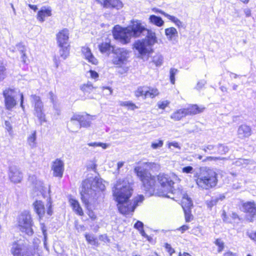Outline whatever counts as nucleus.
<instances>
[{"label": "nucleus", "instance_id": "obj_37", "mask_svg": "<svg viewBox=\"0 0 256 256\" xmlns=\"http://www.w3.org/2000/svg\"><path fill=\"white\" fill-rule=\"evenodd\" d=\"M36 116L38 118L40 123L46 122V116L43 112V108L35 110Z\"/></svg>", "mask_w": 256, "mask_h": 256}, {"label": "nucleus", "instance_id": "obj_20", "mask_svg": "<svg viewBox=\"0 0 256 256\" xmlns=\"http://www.w3.org/2000/svg\"><path fill=\"white\" fill-rule=\"evenodd\" d=\"M96 88L90 82L84 84L80 86L84 94L90 98H93L94 96L96 94Z\"/></svg>", "mask_w": 256, "mask_h": 256}, {"label": "nucleus", "instance_id": "obj_29", "mask_svg": "<svg viewBox=\"0 0 256 256\" xmlns=\"http://www.w3.org/2000/svg\"><path fill=\"white\" fill-rule=\"evenodd\" d=\"M181 206L183 210L192 209L193 206L192 202L186 194H184L182 197Z\"/></svg>", "mask_w": 256, "mask_h": 256}, {"label": "nucleus", "instance_id": "obj_59", "mask_svg": "<svg viewBox=\"0 0 256 256\" xmlns=\"http://www.w3.org/2000/svg\"><path fill=\"white\" fill-rule=\"evenodd\" d=\"M218 158H214L212 156H207L204 160L203 162H206V161H211L213 160H217Z\"/></svg>", "mask_w": 256, "mask_h": 256}, {"label": "nucleus", "instance_id": "obj_4", "mask_svg": "<svg viewBox=\"0 0 256 256\" xmlns=\"http://www.w3.org/2000/svg\"><path fill=\"white\" fill-rule=\"evenodd\" d=\"M98 49L102 54L110 52L113 50L114 46L111 44L110 40L107 38L105 42L98 45ZM115 56L113 58L112 63L117 67L121 68L128 62L130 52L124 48H118L112 50Z\"/></svg>", "mask_w": 256, "mask_h": 256}, {"label": "nucleus", "instance_id": "obj_26", "mask_svg": "<svg viewBox=\"0 0 256 256\" xmlns=\"http://www.w3.org/2000/svg\"><path fill=\"white\" fill-rule=\"evenodd\" d=\"M152 10L157 14H160L168 19L170 21L174 23L176 26L178 27L182 26V22L176 18V16L168 14L162 11L161 10H160L157 8H153Z\"/></svg>", "mask_w": 256, "mask_h": 256}, {"label": "nucleus", "instance_id": "obj_39", "mask_svg": "<svg viewBox=\"0 0 256 256\" xmlns=\"http://www.w3.org/2000/svg\"><path fill=\"white\" fill-rule=\"evenodd\" d=\"M214 244L218 246L217 252L220 253L222 252L224 249V243L221 238H216L214 241Z\"/></svg>", "mask_w": 256, "mask_h": 256}, {"label": "nucleus", "instance_id": "obj_14", "mask_svg": "<svg viewBox=\"0 0 256 256\" xmlns=\"http://www.w3.org/2000/svg\"><path fill=\"white\" fill-rule=\"evenodd\" d=\"M15 92V89L10 88H6L2 92V95L4 98V106L8 110H11L17 104V102L14 96Z\"/></svg>", "mask_w": 256, "mask_h": 256}, {"label": "nucleus", "instance_id": "obj_38", "mask_svg": "<svg viewBox=\"0 0 256 256\" xmlns=\"http://www.w3.org/2000/svg\"><path fill=\"white\" fill-rule=\"evenodd\" d=\"M36 132L34 131L32 134L28 138L27 142L29 145L34 146L36 144Z\"/></svg>", "mask_w": 256, "mask_h": 256}, {"label": "nucleus", "instance_id": "obj_25", "mask_svg": "<svg viewBox=\"0 0 256 256\" xmlns=\"http://www.w3.org/2000/svg\"><path fill=\"white\" fill-rule=\"evenodd\" d=\"M52 15V9L50 6H42L38 12L36 18L38 21L44 22L46 18Z\"/></svg>", "mask_w": 256, "mask_h": 256}, {"label": "nucleus", "instance_id": "obj_57", "mask_svg": "<svg viewBox=\"0 0 256 256\" xmlns=\"http://www.w3.org/2000/svg\"><path fill=\"white\" fill-rule=\"evenodd\" d=\"M20 106L21 108L24 110V98L23 94L20 93Z\"/></svg>", "mask_w": 256, "mask_h": 256}, {"label": "nucleus", "instance_id": "obj_44", "mask_svg": "<svg viewBox=\"0 0 256 256\" xmlns=\"http://www.w3.org/2000/svg\"><path fill=\"white\" fill-rule=\"evenodd\" d=\"M6 69L4 65H0V81L4 80L6 77Z\"/></svg>", "mask_w": 256, "mask_h": 256}, {"label": "nucleus", "instance_id": "obj_6", "mask_svg": "<svg viewBox=\"0 0 256 256\" xmlns=\"http://www.w3.org/2000/svg\"><path fill=\"white\" fill-rule=\"evenodd\" d=\"M70 32L66 28L60 30L56 34V40L60 48V56L66 60L70 55V45L69 42Z\"/></svg>", "mask_w": 256, "mask_h": 256}, {"label": "nucleus", "instance_id": "obj_47", "mask_svg": "<svg viewBox=\"0 0 256 256\" xmlns=\"http://www.w3.org/2000/svg\"><path fill=\"white\" fill-rule=\"evenodd\" d=\"M170 104V102L168 100H164L158 103V107L160 109L164 110Z\"/></svg>", "mask_w": 256, "mask_h": 256}, {"label": "nucleus", "instance_id": "obj_49", "mask_svg": "<svg viewBox=\"0 0 256 256\" xmlns=\"http://www.w3.org/2000/svg\"><path fill=\"white\" fill-rule=\"evenodd\" d=\"M247 236L256 244V231L247 232Z\"/></svg>", "mask_w": 256, "mask_h": 256}, {"label": "nucleus", "instance_id": "obj_46", "mask_svg": "<svg viewBox=\"0 0 256 256\" xmlns=\"http://www.w3.org/2000/svg\"><path fill=\"white\" fill-rule=\"evenodd\" d=\"M144 166H146L149 168V169H152L154 168H159L160 166L154 162H145L143 163Z\"/></svg>", "mask_w": 256, "mask_h": 256}, {"label": "nucleus", "instance_id": "obj_55", "mask_svg": "<svg viewBox=\"0 0 256 256\" xmlns=\"http://www.w3.org/2000/svg\"><path fill=\"white\" fill-rule=\"evenodd\" d=\"M99 239L104 242H108L110 240L106 234H101L99 236Z\"/></svg>", "mask_w": 256, "mask_h": 256}, {"label": "nucleus", "instance_id": "obj_21", "mask_svg": "<svg viewBox=\"0 0 256 256\" xmlns=\"http://www.w3.org/2000/svg\"><path fill=\"white\" fill-rule=\"evenodd\" d=\"M104 8L118 9L122 6V3L119 0H96Z\"/></svg>", "mask_w": 256, "mask_h": 256}, {"label": "nucleus", "instance_id": "obj_58", "mask_svg": "<svg viewBox=\"0 0 256 256\" xmlns=\"http://www.w3.org/2000/svg\"><path fill=\"white\" fill-rule=\"evenodd\" d=\"M223 256H236V254L230 251H227L223 254Z\"/></svg>", "mask_w": 256, "mask_h": 256}, {"label": "nucleus", "instance_id": "obj_17", "mask_svg": "<svg viewBox=\"0 0 256 256\" xmlns=\"http://www.w3.org/2000/svg\"><path fill=\"white\" fill-rule=\"evenodd\" d=\"M52 170L53 172V176L54 177L62 178L64 170V162L60 158H56L52 162Z\"/></svg>", "mask_w": 256, "mask_h": 256}, {"label": "nucleus", "instance_id": "obj_7", "mask_svg": "<svg viewBox=\"0 0 256 256\" xmlns=\"http://www.w3.org/2000/svg\"><path fill=\"white\" fill-rule=\"evenodd\" d=\"M10 252L13 256H42V251L38 246L28 248L18 240L12 243Z\"/></svg>", "mask_w": 256, "mask_h": 256}, {"label": "nucleus", "instance_id": "obj_16", "mask_svg": "<svg viewBox=\"0 0 256 256\" xmlns=\"http://www.w3.org/2000/svg\"><path fill=\"white\" fill-rule=\"evenodd\" d=\"M244 212L247 214L246 218L252 222L256 218V204L254 202H247L242 204Z\"/></svg>", "mask_w": 256, "mask_h": 256}, {"label": "nucleus", "instance_id": "obj_15", "mask_svg": "<svg viewBox=\"0 0 256 256\" xmlns=\"http://www.w3.org/2000/svg\"><path fill=\"white\" fill-rule=\"evenodd\" d=\"M92 116L86 113H76L70 118L72 122H78L80 127L88 128L91 124Z\"/></svg>", "mask_w": 256, "mask_h": 256}, {"label": "nucleus", "instance_id": "obj_36", "mask_svg": "<svg viewBox=\"0 0 256 256\" xmlns=\"http://www.w3.org/2000/svg\"><path fill=\"white\" fill-rule=\"evenodd\" d=\"M32 98L34 102V110L43 108L42 102L40 96L32 95Z\"/></svg>", "mask_w": 256, "mask_h": 256}, {"label": "nucleus", "instance_id": "obj_54", "mask_svg": "<svg viewBox=\"0 0 256 256\" xmlns=\"http://www.w3.org/2000/svg\"><path fill=\"white\" fill-rule=\"evenodd\" d=\"M190 227L188 226L186 224H184L178 228V230L181 232V233H184L185 231L188 230Z\"/></svg>", "mask_w": 256, "mask_h": 256}, {"label": "nucleus", "instance_id": "obj_23", "mask_svg": "<svg viewBox=\"0 0 256 256\" xmlns=\"http://www.w3.org/2000/svg\"><path fill=\"white\" fill-rule=\"evenodd\" d=\"M128 27L131 37L139 36L146 30L144 27L142 26V24L138 22H133L131 26Z\"/></svg>", "mask_w": 256, "mask_h": 256}, {"label": "nucleus", "instance_id": "obj_51", "mask_svg": "<svg viewBox=\"0 0 256 256\" xmlns=\"http://www.w3.org/2000/svg\"><path fill=\"white\" fill-rule=\"evenodd\" d=\"M134 227L138 230H143L144 224L143 223L140 221H137L134 225Z\"/></svg>", "mask_w": 256, "mask_h": 256}, {"label": "nucleus", "instance_id": "obj_3", "mask_svg": "<svg viewBox=\"0 0 256 256\" xmlns=\"http://www.w3.org/2000/svg\"><path fill=\"white\" fill-rule=\"evenodd\" d=\"M122 182L118 180L113 190L112 196L117 202L118 212L123 215L125 212L133 194V188L129 185H122Z\"/></svg>", "mask_w": 256, "mask_h": 256}, {"label": "nucleus", "instance_id": "obj_52", "mask_svg": "<svg viewBox=\"0 0 256 256\" xmlns=\"http://www.w3.org/2000/svg\"><path fill=\"white\" fill-rule=\"evenodd\" d=\"M54 66L56 68H58L60 64V59L59 56H55L54 58Z\"/></svg>", "mask_w": 256, "mask_h": 256}, {"label": "nucleus", "instance_id": "obj_8", "mask_svg": "<svg viewBox=\"0 0 256 256\" xmlns=\"http://www.w3.org/2000/svg\"><path fill=\"white\" fill-rule=\"evenodd\" d=\"M34 210L38 217V220H40L46 216L48 217L53 214L52 203L50 198L45 206L44 202L40 200H35L32 204Z\"/></svg>", "mask_w": 256, "mask_h": 256}, {"label": "nucleus", "instance_id": "obj_40", "mask_svg": "<svg viewBox=\"0 0 256 256\" xmlns=\"http://www.w3.org/2000/svg\"><path fill=\"white\" fill-rule=\"evenodd\" d=\"M192 209L183 210L184 215L185 221L186 222H191L194 219V216L192 214Z\"/></svg>", "mask_w": 256, "mask_h": 256}, {"label": "nucleus", "instance_id": "obj_24", "mask_svg": "<svg viewBox=\"0 0 256 256\" xmlns=\"http://www.w3.org/2000/svg\"><path fill=\"white\" fill-rule=\"evenodd\" d=\"M238 137L240 139H245L250 136L252 134V128L246 124L240 125L237 131Z\"/></svg>", "mask_w": 256, "mask_h": 256}, {"label": "nucleus", "instance_id": "obj_12", "mask_svg": "<svg viewBox=\"0 0 256 256\" xmlns=\"http://www.w3.org/2000/svg\"><path fill=\"white\" fill-rule=\"evenodd\" d=\"M114 39L118 40L123 44H128L132 38L128 27H122L115 26L112 30Z\"/></svg>", "mask_w": 256, "mask_h": 256}, {"label": "nucleus", "instance_id": "obj_48", "mask_svg": "<svg viewBox=\"0 0 256 256\" xmlns=\"http://www.w3.org/2000/svg\"><path fill=\"white\" fill-rule=\"evenodd\" d=\"M163 146V141L162 140H158L157 142H152L151 144V147L153 149H156L158 148H161Z\"/></svg>", "mask_w": 256, "mask_h": 256}, {"label": "nucleus", "instance_id": "obj_2", "mask_svg": "<svg viewBox=\"0 0 256 256\" xmlns=\"http://www.w3.org/2000/svg\"><path fill=\"white\" fill-rule=\"evenodd\" d=\"M194 181L198 188L209 190L215 188L218 182V174L209 168H200L194 175Z\"/></svg>", "mask_w": 256, "mask_h": 256}, {"label": "nucleus", "instance_id": "obj_22", "mask_svg": "<svg viewBox=\"0 0 256 256\" xmlns=\"http://www.w3.org/2000/svg\"><path fill=\"white\" fill-rule=\"evenodd\" d=\"M68 202L72 211L78 216H83L84 215V211L78 200L70 196Z\"/></svg>", "mask_w": 256, "mask_h": 256}, {"label": "nucleus", "instance_id": "obj_63", "mask_svg": "<svg viewBox=\"0 0 256 256\" xmlns=\"http://www.w3.org/2000/svg\"><path fill=\"white\" fill-rule=\"evenodd\" d=\"M178 256H192L188 252H179Z\"/></svg>", "mask_w": 256, "mask_h": 256}, {"label": "nucleus", "instance_id": "obj_61", "mask_svg": "<svg viewBox=\"0 0 256 256\" xmlns=\"http://www.w3.org/2000/svg\"><path fill=\"white\" fill-rule=\"evenodd\" d=\"M28 6L34 12H36L38 10V7L36 5L28 4Z\"/></svg>", "mask_w": 256, "mask_h": 256}, {"label": "nucleus", "instance_id": "obj_64", "mask_svg": "<svg viewBox=\"0 0 256 256\" xmlns=\"http://www.w3.org/2000/svg\"><path fill=\"white\" fill-rule=\"evenodd\" d=\"M244 14L246 17H249L251 16V10L250 9H246L244 10Z\"/></svg>", "mask_w": 256, "mask_h": 256}, {"label": "nucleus", "instance_id": "obj_1", "mask_svg": "<svg viewBox=\"0 0 256 256\" xmlns=\"http://www.w3.org/2000/svg\"><path fill=\"white\" fill-rule=\"evenodd\" d=\"M134 171L146 192H154L158 183L164 188L170 187L174 184L170 177L164 173L160 172L155 176L148 172V170L140 166H135Z\"/></svg>", "mask_w": 256, "mask_h": 256}, {"label": "nucleus", "instance_id": "obj_9", "mask_svg": "<svg viewBox=\"0 0 256 256\" xmlns=\"http://www.w3.org/2000/svg\"><path fill=\"white\" fill-rule=\"evenodd\" d=\"M204 108L200 107L197 104H191L186 108H180L174 112L170 118L175 121H178L187 116H192L204 111Z\"/></svg>", "mask_w": 256, "mask_h": 256}, {"label": "nucleus", "instance_id": "obj_27", "mask_svg": "<svg viewBox=\"0 0 256 256\" xmlns=\"http://www.w3.org/2000/svg\"><path fill=\"white\" fill-rule=\"evenodd\" d=\"M16 50L21 54V58L24 64H26L28 61V56L26 52V46L22 43L16 45Z\"/></svg>", "mask_w": 256, "mask_h": 256}, {"label": "nucleus", "instance_id": "obj_45", "mask_svg": "<svg viewBox=\"0 0 256 256\" xmlns=\"http://www.w3.org/2000/svg\"><path fill=\"white\" fill-rule=\"evenodd\" d=\"M164 247L170 256H172V254L175 253V250L172 247L170 244L166 243L164 244Z\"/></svg>", "mask_w": 256, "mask_h": 256}, {"label": "nucleus", "instance_id": "obj_5", "mask_svg": "<svg viewBox=\"0 0 256 256\" xmlns=\"http://www.w3.org/2000/svg\"><path fill=\"white\" fill-rule=\"evenodd\" d=\"M146 38L138 40L133 44V48L138 52V57L143 60H148L154 52L153 45L156 42V38L154 32L148 30Z\"/></svg>", "mask_w": 256, "mask_h": 256}, {"label": "nucleus", "instance_id": "obj_34", "mask_svg": "<svg viewBox=\"0 0 256 256\" xmlns=\"http://www.w3.org/2000/svg\"><path fill=\"white\" fill-rule=\"evenodd\" d=\"M120 105L121 106L126 107L128 110H134L138 108V106L132 101L122 102Z\"/></svg>", "mask_w": 256, "mask_h": 256}, {"label": "nucleus", "instance_id": "obj_30", "mask_svg": "<svg viewBox=\"0 0 256 256\" xmlns=\"http://www.w3.org/2000/svg\"><path fill=\"white\" fill-rule=\"evenodd\" d=\"M225 198V196L223 194L220 195L218 197L212 198L210 200L206 202L207 207L211 209L213 206H216L218 201L222 200Z\"/></svg>", "mask_w": 256, "mask_h": 256}, {"label": "nucleus", "instance_id": "obj_60", "mask_svg": "<svg viewBox=\"0 0 256 256\" xmlns=\"http://www.w3.org/2000/svg\"><path fill=\"white\" fill-rule=\"evenodd\" d=\"M96 166H97L95 162H93L90 166L88 167V168L96 171Z\"/></svg>", "mask_w": 256, "mask_h": 256}, {"label": "nucleus", "instance_id": "obj_19", "mask_svg": "<svg viewBox=\"0 0 256 256\" xmlns=\"http://www.w3.org/2000/svg\"><path fill=\"white\" fill-rule=\"evenodd\" d=\"M82 54L89 63L93 65H97L98 63V60L94 56L90 48L88 46H83L81 48Z\"/></svg>", "mask_w": 256, "mask_h": 256}, {"label": "nucleus", "instance_id": "obj_35", "mask_svg": "<svg viewBox=\"0 0 256 256\" xmlns=\"http://www.w3.org/2000/svg\"><path fill=\"white\" fill-rule=\"evenodd\" d=\"M216 150L214 151V154H225L228 151V148L226 146L223 144H219L216 146Z\"/></svg>", "mask_w": 256, "mask_h": 256}, {"label": "nucleus", "instance_id": "obj_56", "mask_svg": "<svg viewBox=\"0 0 256 256\" xmlns=\"http://www.w3.org/2000/svg\"><path fill=\"white\" fill-rule=\"evenodd\" d=\"M5 124H6V129L7 130L10 132H12V126L10 122L8 121H6Z\"/></svg>", "mask_w": 256, "mask_h": 256}, {"label": "nucleus", "instance_id": "obj_50", "mask_svg": "<svg viewBox=\"0 0 256 256\" xmlns=\"http://www.w3.org/2000/svg\"><path fill=\"white\" fill-rule=\"evenodd\" d=\"M194 168L191 166H186L182 168V172L186 174H192L193 172Z\"/></svg>", "mask_w": 256, "mask_h": 256}, {"label": "nucleus", "instance_id": "obj_62", "mask_svg": "<svg viewBox=\"0 0 256 256\" xmlns=\"http://www.w3.org/2000/svg\"><path fill=\"white\" fill-rule=\"evenodd\" d=\"M98 146H100L104 149H106L108 147V144L106 143L98 142Z\"/></svg>", "mask_w": 256, "mask_h": 256}, {"label": "nucleus", "instance_id": "obj_18", "mask_svg": "<svg viewBox=\"0 0 256 256\" xmlns=\"http://www.w3.org/2000/svg\"><path fill=\"white\" fill-rule=\"evenodd\" d=\"M144 199V196L142 194H140L134 198L132 204L130 200L127 206L126 210V212L124 216L132 214L134 212L136 208L142 203Z\"/></svg>", "mask_w": 256, "mask_h": 256}, {"label": "nucleus", "instance_id": "obj_32", "mask_svg": "<svg viewBox=\"0 0 256 256\" xmlns=\"http://www.w3.org/2000/svg\"><path fill=\"white\" fill-rule=\"evenodd\" d=\"M150 22L158 26H162L164 25V22L162 18L155 15H150L149 17Z\"/></svg>", "mask_w": 256, "mask_h": 256}, {"label": "nucleus", "instance_id": "obj_33", "mask_svg": "<svg viewBox=\"0 0 256 256\" xmlns=\"http://www.w3.org/2000/svg\"><path fill=\"white\" fill-rule=\"evenodd\" d=\"M165 34L168 38L170 40L178 36V32L174 27L166 28Z\"/></svg>", "mask_w": 256, "mask_h": 256}, {"label": "nucleus", "instance_id": "obj_11", "mask_svg": "<svg viewBox=\"0 0 256 256\" xmlns=\"http://www.w3.org/2000/svg\"><path fill=\"white\" fill-rule=\"evenodd\" d=\"M90 184L88 180H84L82 182V190L80 192V199L86 208L90 206V200L96 199L94 196L96 193L90 188Z\"/></svg>", "mask_w": 256, "mask_h": 256}, {"label": "nucleus", "instance_id": "obj_41", "mask_svg": "<svg viewBox=\"0 0 256 256\" xmlns=\"http://www.w3.org/2000/svg\"><path fill=\"white\" fill-rule=\"evenodd\" d=\"M87 210L86 214L88 216L90 219L92 221H94L97 220V216L96 213L90 208V206L86 208Z\"/></svg>", "mask_w": 256, "mask_h": 256}, {"label": "nucleus", "instance_id": "obj_42", "mask_svg": "<svg viewBox=\"0 0 256 256\" xmlns=\"http://www.w3.org/2000/svg\"><path fill=\"white\" fill-rule=\"evenodd\" d=\"M178 72V70L176 68H171L170 71V79L172 84L175 83V75Z\"/></svg>", "mask_w": 256, "mask_h": 256}, {"label": "nucleus", "instance_id": "obj_13", "mask_svg": "<svg viewBox=\"0 0 256 256\" xmlns=\"http://www.w3.org/2000/svg\"><path fill=\"white\" fill-rule=\"evenodd\" d=\"M136 98L142 97L144 98H154L160 94L158 88L150 86H138L134 91Z\"/></svg>", "mask_w": 256, "mask_h": 256}, {"label": "nucleus", "instance_id": "obj_43", "mask_svg": "<svg viewBox=\"0 0 256 256\" xmlns=\"http://www.w3.org/2000/svg\"><path fill=\"white\" fill-rule=\"evenodd\" d=\"M216 146L212 144H208L207 146H204L203 148V150L206 152H208L209 154H214V151L216 150Z\"/></svg>", "mask_w": 256, "mask_h": 256}, {"label": "nucleus", "instance_id": "obj_31", "mask_svg": "<svg viewBox=\"0 0 256 256\" xmlns=\"http://www.w3.org/2000/svg\"><path fill=\"white\" fill-rule=\"evenodd\" d=\"M84 237L88 244L96 247L98 246L100 244L98 242V238L94 236L93 234L86 233L84 234Z\"/></svg>", "mask_w": 256, "mask_h": 256}, {"label": "nucleus", "instance_id": "obj_53", "mask_svg": "<svg viewBox=\"0 0 256 256\" xmlns=\"http://www.w3.org/2000/svg\"><path fill=\"white\" fill-rule=\"evenodd\" d=\"M89 72L92 78L96 80L98 78V74L96 71L90 70H89Z\"/></svg>", "mask_w": 256, "mask_h": 256}, {"label": "nucleus", "instance_id": "obj_28", "mask_svg": "<svg viewBox=\"0 0 256 256\" xmlns=\"http://www.w3.org/2000/svg\"><path fill=\"white\" fill-rule=\"evenodd\" d=\"M10 180L14 183H19L22 179V173L17 169L11 170L9 174Z\"/></svg>", "mask_w": 256, "mask_h": 256}, {"label": "nucleus", "instance_id": "obj_10", "mask_svg": "<svg viewBox=\"0 0 256 256\" xmlns=\"http://www.w3.org/2000/svg\"><path fill=\"white\" fill-rule=\"evenodd\" d=\"M32 225V218L29 212H24L20 215L18 220V226L21 232L32 236L34 234Z\"/></svg>", "mask_w": 256, "mask_h": 256}]
</instances>
